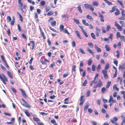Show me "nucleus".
Instances as JSON below:
<instances>
[{
    "mask_svg": "<svg viewBox=\"0 0 125 125\" xmlns=\"http://www.w3.org/2000/svg\"><path fill=\"white\" fill-rule=\"evenodd\" d=\"M113 63L116 66H117L118 61L117 60H116V59L114 60Z\"/></svg>",
    "mask_w": 125,
    "mask_h": 125,
    "instance_id": "nucleus-54",
    "label": "nucleus"
},
{
    "mask_svg": "<svg viewBox=\"0 0 125 125\" xmlns=\"http://www.w3.org/2000/svg\"><path fill=\"white\" fill-rule=\"evenodd\" d=\"M95 48L97 52H101V48L98 47V46L96 45L95 44Z\"/></svg>",
    "mask_w": 125,
    "mask_h": 125,
    "instance_id": "nucleus-15",
    "label": "nucleus"
},
{
    "mask_svg": "<svg viewBox=\"0 0 125 125\" xmlns=\"http://www.w3.org/2000/svg\"><path fill=\"white\" fill-rule=\"evenodd\" d=\"M86 18L88 20H89L90 21H93V17L91 16L88 15L86 16Z\"/></svg>",
    "mask_w": 125,
    "mask_h": 125,
    "instance_id": "nucleus-16",
    "label": "nucleus"
},
{
    "mask_svg": "<svg viewBox=\"0 0 125 125\" xmlns=\"http://www.w3.org/2000/svg\"><path fill=\"white\" fill-rule=\"evenodd\" d=\"M96 67L95 65L93 64L92 65V70L93 71H94L95 70Z\"/></svg>",
    "mask_w": 125,
    "mask_h": 125,
    "instance_id": "nucleus-48",
    "label": "nucleus"
},
{
    "mask_svg": "<svg viewBox=\"0 0 125 125\" xmlns=\"http://www.w3.org/2000/svg\"><path fill=\"white\" fill-rule=\"evenodd\" d=\"M92 62V61L91 58H90L88 61L87 64L88 66L91 65Z\"/></svg>",
    "mask_w": 125,
    "mask_h": 125,
    "instance_id": "nucleus-21",
    "label": "nucleus"
},
{
    "mask_svg": "<svg viewBox=\"0 0 125 125\" xmlns=\"http://www.w3.org/2000/svg\"><path fill=\"white\" fill-rule=\"evenodd\" d=\"M76 67V66L75 65H73L72 66V71H74V72H76L75 68Z\"/></svg>",
    "mask_w": 125,
    "mask_h": 125,
    "instance_id": "nucleus-43",
    "label": "nucleus"
},
{
    "mask_svg": "<svg viewBox=\"0 0 125 125\" xmlns=\"http://www.w3.org/2000/svg\"><path fill=\"white\" fill-rule=\"evenodd\" d=\"M50 7H47L45 8V11L46 12H48L50 10Z\"/></svg>",
    "mask_w": 125,
    "mask_h": 125,
    "instance_id": "nucleus-61",
    "label": "nucleus"
},
{
    "mask_svg": "<svg viewBox=\"0 0 125 125\" xmlns=\"http://www.w3.org/2000/svg\"><path fill=\"white\" fill-rule=\"evenodd\" d=\"M22 0H18V4L21 7H22L23 6V3L21 2Z\"/></svg>",
    "mask_w": 125,
    "mask_h": 125,
    "instance_id": "nucleus-49",
    "label": "nucleus"
},
{
    "mask_svg": "<svg viewBox=\"0 0 125 125\" xmlns=\"http://www.w3.org/2000/svg\"><path fill=\"white\" fill-rule=\"evenodd\" d=\"M17 13L18 14L19 16V18L21 21V22L23 21V18L21 15L18 12H17Z\"/></svg>",
    "mask_w": 125,
    "mask_h": 125,
    "instance_id": "nucleus-23",
    "label": "nucleus"
},
{
    "mask_svg": "<svg viewBox=\"0 0 125 125\" xmlns=\"http://www.w3.org/2000/svg\"><path fill=\"white\" fill-rule=\"evenodd\" d=\"M104 0V1L106 3H107L109 5H111L112 4V2L109 1L107 0Z\"/></svg>",
    "mask_w": 125,
    "mask_h": 125,
    "instance_id": "nucleus-44",
    "label": "nucleus"
},
{
    "mask_svg": "<svg viewBox=\"0 0 125 125\" xmlns=\"http://www.w3.org/2000/svg\"><path fill=\"white\" fill-rule=\"evenodd\" d=\"M117 2L118 3H119L120 5L121 6V7L123 8H124V5L123 3L122 2L119 0H118L117 1Z\"/></svg>",
    "mask_w": 125,
    "mask_h": 125,
    "instance_id": "nucleus-22",
    "label": "nucleus"
},
{
    "mask_svg": "<svg viewBox=\"0 0 125 125\" xmlns=\"http://www.w3.org/2000/svg\"><path fill=\"white\" fill-rule=\"evenodd\" d=\"M56 21H54L51 22V24L52 26L54 27L56 26Z\"/></svg>",
    "mask_w": 125,
    "mask_h": 125,
    "instance_id": "nucleus-30",
    "label": "nucleus"
},
{
    "mask_svg": "<svg viewBox=\"0 0 125 125\" xmlns=\"http://www.w3.org/2000/svg\"><path fill=\"white\" fill-rule=\"evenodd\" d=\"M35 15L34 18L36 20V21H39V20L38 19V16L37 14L36 13H34Z\"/></svg>",
    "mask_w": 125,
    "mask_h": 125,
    "instance_id": "nucleus-36",
    "label": "nucleus"
},
{
    "mask_svg": "<svg viewBox=\"0 0 125 125\" xmlns=\"http://www.w3.org/2000/svg\"><path fill=\"white\" fill-rule=\"evenodd\" d=\"M87 50L89 52V53L91 54H93V52L92 50L90 49L89 48H87Z\"/></svg>",
    "mask_w": 125,
    "mask_h": 125,
    "instance_id": "nucleus-37",
    "label": "nucleus"
},
{
    "mask_svg": "<svg viewBox=\"0 0 125 125\" xmlns=\"http://www.w3.org/2000/svg\"><path fill=\"white\" fill-rule=\"evenodd\" d=\"M33 119L35 122H38L40 121V119L39 118L34 117L33 118Z\"/></svg>",
    "mask_w": 125,
    "mask_h": 125,
    "instance_id": "nucleus-35",
    "label": "nucleus"
},
{
    "mask_svg": "<svg viewBox=\"0 0 125 125\" xmlns=\"http://www.w3.org/2000/svg\"><path fill=\"white\" fill-rule=\"evenodd\" d=\"M79 51L82 54H85V52H84V50L80 48L79 49Z\"/></svg>",
    "mask_w": 125,
    "mask_h": 125,
    "instance_id": "nucleus-58",
    "label": "nucleus"
},
{
    "mask_svg": "<svg viewBox=\"0 0 125 125\" xmlns=\"http://www.w3.org/2000/svg\"><path fill=\"white\" fill-rule=\"evenodd\" d=\"M119 81L120 84H121L122 83V79L121 77H118L117 81L118 82Z\"/></svg>",
    "mask_w": 125,
    "mask_h": 125,
    "instance_id": "nucleus-29",
    "label": "nucleus"
},
{
    "mask_svg": "<svg viewBox=\"0 0 125 125\" xmlns=\"http://www.w3.org/2000/svg\"><path fill=\"white\" fill-rule=\"evenodd\" d=\"M116 6H113L111 10H110L109 12L111 13H112L114 12L116 9Z\"/></svg>",
    "mask_w": 125,
    "mask_h": 125,
    "instance_id": "nucleus-18",
    "label": "nucleus"
},
{
    "mask_svg": "<svg viewBox=\"0 0 125 125\" xmlns=\"http://www.w3.org/2000/svg\"><path fill=\"white\" fill-rule=\"evenodd\" d=\"M92 4L94 6L97 7L98 5V2L97 1H94L93 2Z\"/></svg>",
    "mask_w": 125,
    "mask_h": 125,
    "instance_id": "nucleus-28",
    "label": "nucleus"
},
{
    "mask_svg": "<svg viewBox=\"0 0 125 125\" xmlns=\"http://www.w3.org/2000/svg\"><path fill=\"white\" fill-rule=\"evenodd\" d=\"M75 32L76 34V35L77 37L80 39H81L82 37L81 36V35L79 33V31H75Z\"/></svg>",
    "mask_w": 125,
    "mask_h": 125,
    "instance_id": "nucleus-14",
    "label": "nucleus"
},
{
    "mask_svg": "<svg viewBox=\"0 0 125 125\" xmlns=\"http://www.w3.org/2000/svg\"><path fill=\"white\" fill-rule=\"evenodd\" d=\"M98 13L99 14V17L100 18V20L102 22H104V17L103 16L99 13Z\"/></svg>",
    "mask_w": 125,
    "mask_h": 125,
    "instance_id": "nucleus-12",
    "label": "nucleus"
},
{
    "mask_svg": "<svg viewBox=\"0 0 125 125\" xmlns=\"http://www.w3.org/2000/svg\"><path fill=\"white\" fill-rule=\"evenodd\" d=\"M41 34L43 37V39L44 40L46 38V37L44 35V33L43 31H41Z\"/></svg>",
    "mask_w": 125,
    "mask_h": 125,
    "instance_id": "nucleus-41",
    "label": "nucleus"
},
{
    "mask_svg": "<svg viewBox=\"0 0 125 125\" xmlns=\"http://www.w3.org/2000/svg\"><path fill=\"white\" fill-rule=\"evenodd\" d=\"M62 17L63 18H68L69 17L68 15L67 14L63 15L62 16Z\"/></svg>",
    "mask_w": 125,
    "mask_h": 125,
    "instance_id": "nucleus-51",
    "label": "nucleus"
},
{
    "mask_svg": "<svg viewBox=\"0 0 125 125\" xmlns=\"http://www.w3.org/2000/svg\"><path fill=\"white\" fill-rule=\"evenodd\" d=\"M25 113L26 114V115L28 117H30V113L28 112V111L27 110H26L25 111Z\"/></svg>",
    "mask_w": 125,
    "mask_h": 125,
    "instance_id": "nucleus-24",
    "label": "nucleus"
},
{
    "mask_svg": "<svg viewBox=\"0 0 125 125\" xmlns=\"http://www.w3.org/2000/svg\"><path fill=\"white\" fill-rule=\"evenodd\" d=\"M105 48L106 49V50L107 51H109L111 49L108 44H106L105 45Z\"/></svg>",
    "mask_w": 125,
    "mask_h": 125,
    "instance_id": "nucleus-27",
    "label": "nucleus"
},
{
    "mask_svg": "<svg viewBox=\"0 0 125 125\" xmlns=\"http://www.w3.org/2000/svg\"><path fill=\"white\" fill-rule=\"evenodd\" d=\"M69 98V97H68L65 98L64 100V104H68L69 103L68 101V100Z\"/></svg>",
    "mask_w": 125,
    "mask_h": 125,
    "instance_id": "nucleus-34",
    "label": "nucleus"
},
{
    "mask_svg": "<svg viewBox=\"0 0 125 125\" xmlns=\"http://www.w3.org/2000/svg\"><path fill=\"white\" fill-rule=\"evenodd\" d=\"M102 73L103 74L104 77L105 79H107L108 76L107 74V71L106 70H102Z\"/></svg>",
    "mask_w": 125,
    "mask_h": 125,
    "instance_id": "nucleus-7",
    "label": "nucleus"
},
{
    "mask_svg": "<svg viewBox=\"0 0 125 125\" xmlns=\"http://www.w3.org/2000/svg\"><path fill=\"white\" fill-rule=\"evenodd\" d=\"M116 35V38H120L121 36L120 33L119 32H117Z\"/></svg>",
    "mask_w": 125,
    "mask_h": 125,
    "instance_id": "nucleus-38",
    "label": "nucleus"
},
{
    "mask_svg": "<svg viewBox=\"0 0 125 125\" xmlns=\"http://www.w3.org/2000/svg\"><path fill=\"white\" fill-rule=\"evenodd\" d=\"M47 42L48 44V45L49 46H50L51 44V41L48 39L47 40Z\"/></svg>",
    "mask_w": 125,
    "mask_h": 125,
    "instance_id": "nucleus-62",
    "label": "nucleus"
},
{
    "mask_svg": "<svg viewBox=\"0 0 125 125\" xmlns=\"http://www.w3.org/2000/svg\"><path fill=\"white\" fill-rule=\"evenodd\" d=\"M113 89L114 90H116L117 91H119V88L117 87V85L116 84H115L113 86Z\"/></svg>",
    "mask_w": 125,
    "mask_h": 125,
    "instance_id": "nucleus-17",
    "label": "nucleus"
},
{
    "mask_svg": "<svg viewBox=\"0 0 125 125\" xmlns=\"http://www.w3.org/2000/svg\"><path fill=\"white\" fill-rule=\"evenodd\" d=\"M1 58L3 62L5 63L6 67L7 68H9V66L7 64V62L5 59L4 56L3 55H1Z\"/></svg>",
    "mask_w": 125,
    "mask_h": 125,
    "instance_id": "nucleus-6",
    "label": "nucleus"
},
{
    "mask_svg": "<svg viewBox=\"0 0 125 125\" xmlns=\"http://www.w3.org/2000/svg\"><path fill=\"white\" fill-rule=\"evenodd\" d=\"M54 13V12L52 10H50L49 11L47 14L48 16H50L52 15Z\"/></svg>",
    "mask_w": 125,
    "mask_h": 125,
    "instance_id": "nucleus-32",
    "label": "nucleus"
},
{
    "mask_svg": "<svg viewBox=\"0 0 125 125\" xmlns=\"http://www.w3.org/2000/svg\"><path fill=\"white\" fill-rule=\"evenodd\" d=\"M7 74L9 77H10L12 79L13 78V77L12 76V75L10 72L8 71L7 72Z\"/></svg>",
    "mask_w": 125,
    "mask_h": 125,
    "instance_id": "nucleus-31",
    "label": "nucleus"
},
{
    "mask_svg": "<svg viewBox=\"0 0 125 125\" xmlns=\"http://www.w3.org/2000/svg\"><path fill=\"white\" fill-rule=\"evenodd\" d=\"M103 85V83L101 79H99L98 83L97 85L98 86V87H101Z\"/></svg>",
    "mask_w": 125,
    "mask_h": 125,
    "instance_id": "nucleus-13",
    "label": "nucleus"
},
{
    "mask_svg": "<svg viewBox=\"0 0 125 125\" xmlns=\"http://www.w3.org/2000/svg\"><path fill=\"white\" fill-rule=\"evenodd\" d=\"M90 90H88L86 93V97H89L90 96Z\"/></svg>",
    "mask_w": 125,
    "mask_h": 125,
    "instance_id": "nucleus-59",
    "label": "nucleus"
},
{
    "mask_svg": "<svg viewBox=\"0 0 125 125\" xmlns=\"http://www.w3.org/2000/svg\"><path fill=\"white\" fill-rule=\"evenodd\" d=\"M107 90V89L104 87H103L101 89V92L102 93H104L106 92Z\"/></svg>",
    "mask_w": 125,
    "mask_h": 125,
    "instance_id": "nucleus-26",
    "label": "nucleus"
},
{
    "mask_svg": "<svg viewBox=\"0 0 125 125\" xmlns=\"http://www.w3.org/2000/svg\"><path fill=\"white\" fill-rule=\"evenodd\" d=\"M0 65L1 69L3 71H5L6 70V68L1 64Z\"/></svg>",
    "mask_w": 125,
    "mask_h": 125,
    "instance_id": "nucleus-64",
    "label": "nucleus"
},
{
    "mask_svg": "<svg viewBox=\"0 0 125 125\" xmlns=\"http://www.w3.org/2000/svg\"><path fill=\"white\" fill-rule=\"evenodd\" d=\"M84 6L85 8L87 9H89L93 12L94 10V9L92 7V5L89 4L88 3H85L84 4Z\"/></svg>",
    "mask_w": 125,
    "mask_h": 125,
    "instance_id": "nucleus-3",
    "label": "nucleus"
},
{
    "mask_svg": "<svg viewBox=\"0 0 125 125\" xmlns=\"http://www.w3.org/2000/svg\"><path fill=\"white\" fill-rule=\"evenodd\" d=\"M109 63H107L106 65L105 66V70H106L107 71V70L109 69Z\"/></svg>",
    "mask_w": 125,
    "mask_h": 125,
    "instance_id": "nucleus-52",
    "label": "nucleus"
},
{
    "mask_svg": "<svg viewBox=\"0 0 125 125\" xmlns=\"http://www.w3.org/2000/svg\"><path fill=\"white\" fill-rule=\"evenodd\" d=\"M119 23L121 25V26H120L116 21L115 22V26L117 28V29L120 31H122L123 30L122 27L124 26L125 25V23L124 21H120L119 22Z\"/></svg>",
    "mask_w": 125,
    "mask_h": 125,
    "instance_id": "nucleus-1",
    "label": "nucleus"
},
{
    "mask_svg": "<svg viewBox=\"0 0 125 125\" xmlns=\"http://www.w3.org/2000/svg\"><path fill=\"white\" fill-rule=\"evenodd\" d=\"M111 102L112 103H115L116 101L113 99V97L112 95H111L110 96V99L109 100V102L111 103Z\"/></svg>",
    "mask_w": 125,
    "mask_h": 125,
    "instance_id": "nucleus-11",
    "label": "nucleus"
},
{
    "mask_svg": "<svg viewBox=\"0 0 125 125\" xmlns=\"http://www.w3.org/2000/svg\"><path fill=\"white\" fill-rule=\"evenodd\" d=\"M82 22L83 24L85 26H88L89 25V24L88 23L86 22L85 20L83 19L82 20Z\"/></svg>",
    "mask_w": 125,
    "mask_h": 125,
    "instance_id": "nucleus-19",
    "label": "nucleus"
},
{
    "mask_svg": "<svg viewBox=\"0 0 125 125\" xmlns=\"http://www.w3.org/2000/svg\"><path fill=\"white\" fill-rule=\"evenodd\" d=\"M111 84V82L108 81V82L106 86V87L107 88H108L110 86Z\"/></svg>",
    "mask_w": 125,
    "mask_h": 125,
    "instance_id": "nucleus-39",
    "label": "nucleus"
},
{
    "mask_svg": "<svg viewBox=\"0 0 125 125\" xmlns=\"http://www.w3.org/2000/svg\"><path fill=\"white\" fill-rule=\"evenodd\" d=\"M113 38V34L112 33H110L109 35V36L108 37V39H111V40H112Z\"/></svg>",
    "mask_w": 125,
    "mask_h": 125,
    "instance_id": "nucleus-55",
    "label": "nucleus"
},
{
    "mask_svg": "<svg viewBox=\"0 0 125 125\" xmlns=\"http://www.w3.org/2000/svg\"><path fill=\"white\" fill-rule=\"evenodd\" d=\"M116 11L115 13V15L117 16L120 14V11L119 10L117 9H116Z\"/></svg>",
    "mask_w": 125,
    "mask_h": 125,
    "instance_id": "nucleus-33",
    "label": "nucleus"
},
{
    "mask_svg": "<svg viewBox=\"0 0 125 125\" xmlns=\"http://www.w3.org/2000/svg\"><path fill=\"white\" fill-rule=\"evenodd\" d=\"M20 90L22 93V95L25 98H27V95L25 93V91L22 89H20Z\"/></svg>",
    "mask_w": 125,
    "mask_h": 125,
    "instance_id": "nucleus-10",
    "label": "nucleus"
},
{
    "mask_svg": "<svg viewBox=\"0 0 125 125\" xmlns=\"http://www.w3.org/2000/svg\"><path fill=\"white\" fill-rule=\"evenodd\" d=\"M30 43H31L32 44V46L31 49L32 50H33L34 49L35 47V42L34 41H31L30 42V43H29L28 44V46H30Z\"/></svg>",
    "mask_w": 125,
    "mask_h": 125,
    "instance_id": "nucleus-9",
    "label": "nucleus"
},
{
    "mask_svg": "<svg viewBox=\"0 0 125 125\" xmlns=\"http://www.w3.org/2000/svg\"><path fill=\"white\" fill-rule=\"evenodd\" d=\"M111 27L110 25H107L106 26V31H108L110 29Z\"/></svg>",
    "mask_w": 125,
    "mask_h": 125,
    "instance_id": "nucleus-57",
    "label": "nucleus"
},
{
    "mask_svg": "<svg viewBox=\"0 0 125 125\" xmlns=\"http://www.w3.org/2000/svg\"><path fill=\"white\" fill-rule=\"evenodd\" d=\"M15 22V18L14 17H12V20L10 22V24L13 26L14 24V23Z\"/></svg>",
    "mask_w": 125,
    "mask_h": 125,
    "instance_id": "nucleus-25",
    "label": "nucleus"
},
{
    "mask_svg": "<svg viewBox=\"0 0 125 125\" xmlns=\"http://www.w3.org/2000/svg\"><path fill=\"white\" fill-rule=\"evenodd\" d=\"M88 45L90 47V48H92L93 47L94 45L91 43L88 42Z\"/></svg>",
    "mask_w": 125,
    "mask_h": 125,
    "instance_id": "nucleus-53",
    "label": "nucleus"
},
{
    "mask_svg": "<svg viewBox=\"0 0 125 125\" xmlns=\"http://www.w3.org/2000/svg\"><path fill=\"white\" fill-rule=\"evenodd\" d=\"M116 52L117 53V54L116 55V56L117 58H119V57L120 53L119 52L118 50H117L116 51Z\"/></svg>",
    "mask_w": 125,
    "mask_h": 125,
    "instance_id": "nucleus-56",
    "label": "nucleus"
},
{
    "mask_svg": "<svg viewBox=\"0 0 125 125\" xmlns=\"http://www.w3.org/2000/svg\"><path fill=\"white\" fill-rule=\"evenodd\" d=\"M21 99L23 102L25 104H21L22 105L28 108H31V105H29L27 101L25 100L24 99L22 98H21Z\"/></svg>",
    "mask_w": 125,
    "mask_h": 125,
    "instance_id": "nucleus-2",
    "label": "nucleus"
},
{
    "mask_svg": "<svg viewBox=\"0 0 125 125\" xmlns=\"http://www.w3.org/2000/svg\"><path fill=\"white\" fill-rule=\"evenodd\" d=\"M40 61L43 65H46V66L45 68H46L47 67V65L46 63V62H50L49 60H47L46 58L44 59V61H43L42 59H40Z\"/></svg>",
    "mask_w": 125,
    "mask_h": 125,
    "instance_id": "nucleus-5",
    "label": "nucleus"
},
{
    "mask_svg": "<svg viewBox=\"0 0 125 125\" xmlns=\"http://www.w3.org/2000/svg\"><path fill=\"white\" fill-rule=\"evenodd\" d=\"M97 71H98L101 69V66L100 64H99L97 66L96 68Z\"/></svg>",
    "mask_w": 125,
    "mask_h": 125,
    "instance_id": "nucleus-46",
    "label": "nucleus"
},
{
    "mask_svg": "<svg viewBox=\"0 0 125 125\" xmlns=\"http://www.w3.org/2000/svg\"><path fill=\"white\" fill-rule=\"evenodd\" d=\"M118 69L119 70H121L123 71L125 70V63H124L122 65L119 66Z\"/></svg>",
    "mask_w": 125,
    "mask_h": 125,
    "instance_id": "nucleus-8",
    "label": "nucleus"
},
{
    "mask_svg": "<svg viewBox=\"0 0 125 125\" xmlns=\"http://www.w3.org/2000/svg\"><path fill=\"white\" fill-rule=\"evenodd\" d=\"M91 37L93 39H96L95 35L92 32L91 33Z\"/></svg>",
    "mask_w": 125,
    "mask_h": 125,
    "instance_id": "nucleus-45",
    "label": "nucleus"
},
{
    "mask_svg": "<svg viewBox=\"0 0 125 125\" xmlns=\"http://www.w3.org/2000/svg\"><path fill=\"white\" fill-rule=\"evenodd\" d=\"M21 37L27 40V37L26 36L24 33H22L21 35Z\"/></svg>",
    "mask_w": 125,
    "mask_h": 125,
    "instance_id": "nucleus-50",
    "label": "nucleus"
},
{
    "mask_svg": "<svg viewBox=\"0 0 125 125\" xmlns=\"http://www.w3.org/2000/svg\"><path fill=\"white\" fill-rule=\"evenodd\" d=\"M78 10L79 12L80 13H82L83 12V10L81 7L80 5L78 6Z\"/></svg>",
    "mask_w": 125,
    "mask_h": 125,
    "instance_id": "nucleus-20",
    "label": "nucleus"
},
{
    "mask_svg": "<svg viewBox=\"0 0 125 125\" xmlns=\"http://www.w3.org/2000/svg\"><path fill=\"white\" fill-rule=\"evenodd\" d=\"M3 78L2 77L1 75L0 74V79L1 81H2V82L5 84H6V81L8 82V79L4 75H3Z\"/></svg>",
    "mask_w": 125,
    "mask_h": 125,
    "instance_id": "nucleus-4",
    "label": "nucleus"
},
{
    "mask_svg": "<svg viewBox=\"0 0 125 125\" xmlns=\"http://www.w3.org/2000/svg\"><path fill=\"white\" fill-rule=\"evenodd\" d=\"M87 83V81L86 80H85L84 82L82 84V85L83 86H85L86 85V84Z\"/></svg>",
    "mask_w": 125,
    "mask_h": 125,
    "instance_id": "nucleus-63",
    "label": "nucleus"
},
{
    "mask_svg": "<svg viewBox=\"0 0 125 125\" xmlns=\"http://www.w3.org/2000/svg\"><path fill=\"white\" fill-rule=\"evenodd\" d=\"M45 3V2L44 1H42L40 2V4L42 6H44Z\"/></svg>",
    "mask_w": 125,
    "mask_h": 125,
    "instance_id": "nucleus-60",
    "label": "nucleus"
},
{
    "mask_svg": "<svg viewBox=\"0 0 125 125\" xmlns=\"http://www.w3.org/2000/svg\"><path fill=\"white\" fill-rule=\"evenodd\" d=\"M74 21L77 24H79L80 23L78 19H73Z\"/></svg>",
    "mask_w": 125,
    "mask_h": 125,
    "instance_id": "nucleus-47",
    "label": "nucleus"
},
{
    "mask_svg": "<svg viewBox=\"0 0 125 125\" xmlns=\"http://www.w3.org/2000/svg\"><path fill=\"white\" fill-rule=\"evenodd\" d=\"M120 40L123 42H125V37L124 36H121L120 38Z\"/></svg>",
    "mask_w": 125,
    "mask_h": 125,
    "instance_id": "nucleus-40",
    "label": "nucleus"
},
{
    "mask_svg": "<svg viewBox=\"0 0 125 125\" xmlns=\"http://www.w3.org/2000/svg\"><path fill=\"white\" fill-rule=\"evenodd\" d=\"M64 26L62 25H61L60 26V31H62L63 30Z\"/></svg>",
    "mask_w": 125,
    "mask_h": 125,
    "instance_id": "nucleus-42",
    "label": "nucleus"
}]
</instances>
